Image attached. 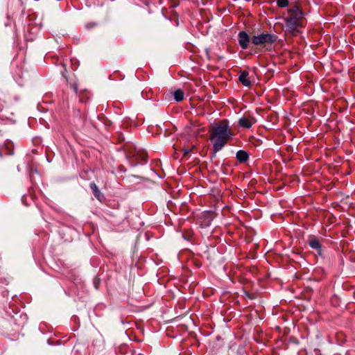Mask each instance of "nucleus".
<instances>
[{
	"instance_id": "39448f33",
	"label": "nucleus",
	"mask_w": 355,
	"mask_h": 355,
	"mask_svg": "<svg viewBox=\"0 0 355 355\" xmlns=\"http://www.w3.org/2000/svg\"><path fill=\"white\" fill-rule=\"evenodd\" d=\"M277 37L275 35L269 33H262L254 35L251 40L254 45H263L272 44L276 41Z\"/></svg>"
},
{
	"instance_id": "dca6fc26",
	"label": "nucleus",
	"mask_w": 355,
	"mask_h": 355,
	"mask_svg": "<svg viewBox=\"0 0 355 355\" xmlns=\"http://www.w3.org/2000/svg\"><path fill=\"white\" fill-rule=\"evenodd\" d=\"M95 26H96L95 23H88V24H86V28L87 29H89V28H92V27H94Z\"/></svg>"
},
{
	"instance_id": "9b49d317",
	"label": "nucleus",
	"mask_w": 355,
	"mask_h": 355,
	"mask_svg": "<svg viewBox=\"0 0 355 355\" xmlns=\"http://www.w3.org/2000/svg\"><path fill=\"white\" fill-rule=\"evenodd\" d=\"M174 98L176 101L179 102L184 99V92L181 89H177L174 92Z\"/></svg>"
},
{
	"instance_id": "f8f14e48",
	"label": "nucleus",
	"mask_w": 355,
	"mask_h": 355,
	"mask_svg": "<svg viewBox=\"0 0 355 355\" xmlns=\"http://www.w3.org/2000/svg\"><path fill=\"white\" fill-rule=\"evenodd\" d=\"M139 153L138 155V161L139 162V164L141 163V162H146L147 160V154L146 153L141 150L140 152H137Z\"/></svg>"
},
{
	"instance_id": "4468645a",
	"label": "nucleus",
	"mask_w": 355,
	"mask_h": 355,
	"mask_svg": "<svg viewBox=\"0 0 355 355\" xmlns=\"http://www.w3.org/2000/svg\"><path fill=\"white\" fill-rule=\"evenodd\" d=\"M277 3L279 7L284 8L288 6V0H277Z\"/></svg>"
},
{
	"instance_id": "1a4fd4ad",
	"label": "nucleus",
	"mask_w": 355,
	"mask_h": 355,
	"mask_svg": "<svg viewBox=\"0 0 355 355\" xmlns=\"http://www.w3.org/2000/svg\"><path fill=\"white\" fill-rule=\"evenodd\" d=\"M90 188L92 190V192L94 193V195L95 196V197L100 201L102 200L103 196V195L100 193L99 190L98 189V187L96 185V184L94 182H92L90 183Z\"/></svg>"
},
{
	"instance_id": "20e7f679",
	"label": "nucleus",
	"mask_w": 355,
	"mask_h": 355,
	"mask_svg": "<svg viewBox=\"0 0 355 355\" xmlns=\"http://www.w3.org/2000/svg\"><path fill=\"white\" fill-rule=\"evenodd\" d=\"M123 149L125 152L126 157L130 159L132 166H137L139 164L138 161L139 153L141 150H138L132 144H125L123 146Z\"/></svg>"
},
{
	"instance_id": "2eb2a0df",
	"label": "nucleus",
	"mask_w": 355,
	"mask_h": 355,
	"mask_svg": "<svg viewBox=\"0 0 355 355\" xmlns=\"http://www.w3.org/2000/svg\"><path fill=\"white\" fill-rule=\"evenodd\" d=\"M117 136H118V139H119V142H121L122 141L124 140V137H123L122 134L120 133V132H118L117 133Z\"/></svg>"
},
{
	"instance_id": "423d86ee",
	"label": "nucleus",
	"mask_w": 355,
	"mask_h": 355,
	"mask_svg": "<svg viewBox=\"0 0 355 355\" xmlns=\"http://www.w3.org/2000/svg\"><path fill=\"white\" fill-rule=\"evenodd\" d=\"M256 119L251 116H243L239 121L240 126L244 128H250L256 123Z\"/></svg>"
},
{
	"instance_id": "a211bd4d",
	"label": "nucleus",
	"mask_w": 355,
	"mask_h": 355,
	"mask_svg": "<svg viewBox=\"0 0 355 355\" xmlns=\"http://www.w3.org/2000/svg\"><path fill=\"white\" fill-rule=\"evenodd\" d=\"M189 150H185V152H184V155H187V153H189Z\"/></svg>"
},
{
	"instance_id": "f257e3e1",
	"label": "nucleus",
	"mask_w": 355,
	"mask_h": 355,
	"mask_svg": "<svg viewBox=\"0 0 355 355\" xmlns=\"http://www.w3.org/2000/svg\"><path fill=\"white\" fill-rule=\"evenodd\" d=\"M232 136V132L227 121L222 120L213 125L210 129V140L213 144L214 151H220Z\"/></svg>"
},
{
	"instance_id": "7ed1b4c3",
	"label": "nucleus",
	"mask_w": 355,
	"mask_h": 355,
	"mask_svg": "<svg viewBox=\"0 0 355 355\" xmlns=\"http://www.w3.org/2000/svg\"><path fill=\"white\" fill-rule=\"evenodd\" d=\"M123 149L125 152L126 157L130 159L132 166H137L139 164L138 161L139 153L141 150H138L132 144H125L123 146Z\"/></svg>"
},
{
	"instance_id": "6ab92c4d",
	"label": "nucleus",
	"mask_w": 355,
	"mask_h": 355,
	"mask_svg": "<svg viewBox=\"0 0 355 355\" xmlns=\"http://www.w3.org/2000/svg\"><path fill=\"white\" fill-rule=\"evenodd\" d=\"M120 170L124 171V170H123V166H120Z\"/></svg>"
},
{
	"instance_id": "0eeeda50",
	"label": "nucleus",
	"mask_w": 355,
	"mask_h": 355,
	"mask_svg": "<svg viewBox=\"0 0 355 355\" xmlns=\"http://www.w3.org/2000/svg\"><path fill=\"white\" fill-rule=\"evenodd\" d=\"M250 42V38L248 35L244 32L241 31L239 33V43L242 47V49H245L248 48V43Z\"/></svg>"
},
{
	"instance_id": "6e6552de",
	"label": "nucleus",
	"mask_w": 355,
	"mask_h": 355,
	"mask_svg": "<svg viewBox=\"0 0 355 355\" xmlns=\"http://www.w3.org/2000/svg\"><path fill=\"white\" fill-rule=\"evenodd\" d=\"M248 72L246 71H243L239 75V80L240 82L245 87H249L251 84L250 80L248 78Z\"/></svg>"
},
{
	"instance_id": "9d476101",
	"label": "nucleus",
	"mask_w": 355,
	"mask_h": 355,
	"mask_svg": "<svg viewBox=\"0 0 355 355\" xmlns=\"http://www.w3.org/2000/svg\"><path fill=\"white\" fill-rule=\"evenodd\" d=\"M236 157L240 162H245L248 159V154L244 150H239Z\"/></svg>"
},
{
	"instance_id": "ddd939ff",
	"label": "nucleus",
	"mask_w": 355,
	"mask_h": 355,
	"mask_svg": "<svg viewBox=\"0 0 355 355\" xmlns=\"http://www.w3.org/2000/svg\"><path fill=\"white\" fill-rule=\"evenodd\" d=\"M309 245L313 249H319L320 248V243L317 239L311 240Z\"/></svg>"
},
{
	"instance_id": "f3484780",
	"label": "nucleus",
	"mask_w": 355,
	"mask_h": 355,
	"mask_svg": "<svg viewBox=\"0 0 355 355\" xmlns=\"http://www.w3.org/2000/svg\"><path fill=\"white\" fill-rule=\"evenodd\" d=\"M4 101L0 99V112L3 109Z\"/></svg>"
},
{
	"instance_id": "f03ea898",
	"label": "nucleus",
	"mask_w": 355,
	"mask_h": 355,
	"mask_svg": "<svg viewBox=\"0 0 355 355\" xmlns=\"http://www.w3.org/2000/svg\"><path fill=\"white\" fill-rule=\"evenodd\" d=\"M302 12L297 6H294L288 10V15L286 18V26L287 29L293 32L302 25Z\"/></svg>"
}]
</instances>
